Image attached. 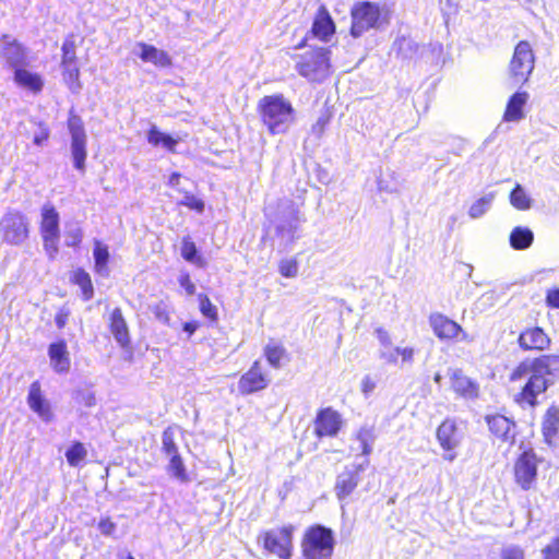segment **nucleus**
Instances as JSON below:
<instances>
[{"mask_svg":"<svg viewBox=\"0 0 559 559\" xmlns=\"http://www.w3.org/2000/svg\"><path fill=\"white\" fill-rule=\"evenodd\" d=\"M286 349L276 341H270L264 347V356L274 368L281 367V360L285 357Z\"/></svg>","mask_w":559,"mask_h":559,"instance_id":"obj_37","label":"nucleus"},{"mask_svg":"<svg viewBox=\"0 0 559 559\" xmlns=\"http://www.w3.org/2000/svg\"><path fill=\"white\" fill-rule=\"evenodd\" d=\"M415 350L412 347H399V357L401 356L403 362H412Z\"/></svg>","mask_w":559,"mask_h":559,"instance_id":"obj_59","label":"nucleus"},{"mask_svg":"<svg viewBox=\"0 0 559 559\" xmlns=\"http://www.w3.org/2000/svg\"><path fill=\"white\" fill-rule=\"evenodd\" d=\"M49 128L43 123H39L38 129L34 133L33 142L37 146H43L49 139Z\"/></svg>","mask_w":559,"mask_h":559,"instance_id":"obj_50","label":"nucleus"},{"mask_svg":"<svg viewBox=\"0 0 559 559\" xmlns=\"http://www.w3.org/2000/svg\"><path fill=\"white\" fill-rule=\"evenodd\" d=\"M535 68V55L528 41H520L513 51L509 63V79L514 84H524L528 81Z\"/></svg>","mask_w":559,"mask_h":559,"instance_id":"obj_7","label":"nucleus"},{"mask_svg":"<svg viewBox=\"0 0 559 559\" xmlns=\"http://www.w3.org/2000/svg\"><path fill=\"white\" fill-rule=\"evenodd\" d=\"M543 559H559V537L554 538L542 549Z\"/></svg>","mask_w":559,"mask_h":559,"instance_id":"obj_47","label":"nucleus"},{"mask_svg":"<svg viewBox=\"0 0 559 559\" xmlns=\"http://www.w3.org/2000/svg\"><path fill=\"white\" fill-rule=\"evenodd\" d=\"M376 335L380 343V347L390 345V343L392 342L389 332L382 328H378L376 330Z\"/></svg>","mask_w":559,"mask_h":559,"instance_id":"obj_58","label":"nucleus"},{"mask_svg":"<svg viewBox=\"0 0 559 559\" xmlns=\"http://www.w3.org/2000/svg\"><path fill=\"white\" fill-rule=\"evenodd\" d=\"M0 57L10 68L16 70L25 63L26 53L16 39L9 35H4L0 43Z\"/></svg>","mask_w":559,"mask_h":559,"instance_id":"obj_19","label":"nucleus"},{"mask_svg":"<svg viewBox=\"0 0 559 559\" xmlns=\"http://www.w3.org/2000/svg\"><path fill=\"white\" fill-rule=\"evenodd\" d=\"M334 33V22L325 7L322 5L319 8L318 13L314 17L311 27V34L313 35V37L328 43L333 37Z\"/></svg>","mask_w":559,"mask_h":559,"instance_id":"obj_21","label":"nucleus"},{"mask_svg":"<svg viewBox=\"0 0 559 559\" xmlns=\"http://www.w3.org/2000/svg\"><path fill=\"white\" fill-rule=\"evenodd\" d=\"M518 344L525 352H544L550 347L551 338L542 328L532 326L520 333Z\"/></svg>","mask_w":559,"mask_h":559,"instance_id":"obj_14","label":"nucleus"},{"mask_svg":"<svg viewBox=\"0 0 559 559\" xmlns=\"http://www.w3.org/2000/svg\"><path fill=\"white\" fill-rule=\"evenodd\" d=\"M154 313L159 321L165 323L168 322L169 316L162 306H156Z\"/></svg>","mask_w":559,"mask_h":559,"instance_id":"obj_60","label":"nucleus"},{"mask_svg":"<svg viewBox=\"0 0 559 559\" xmlns=\"http://www.w3.org/2000/svg\"><path fill=\"white\" fill-rule=\"evenodd\" d=\"M301 221L302 219L299 215V212L294 207V205L288 204L285 212L277 221V234L287 240L293 239L294 234L298 229Z\"/></svg>","mask_w":559,"mask_h":559,"instance_id":"obj_22","label":"nucleus"},{"mask_svg":"<svg viewBox=\"0 0 559 559\" xmlns=\"http://www.w3.org/2000/svg\"><path fill=\"white\" fill-rule=\"evenodd\" d=\"M278 270L284 277L292 278L298 273V264L295 260H283L280 263Z\"/></svg>","mask_w":559,"mask_h":559,"instance_id":"obj_46","label":"nucleus"},{"mask_svg":"<svg viewBox=\"0 0 559 559\" xmlns=\"http://www.w3.org/2000/svg\"><path fill=\"white\" fill-rule=\"evenodd\" d=\"M82 229L78 225L71 226L66 231V245L68 247H75L82 241Z\"/></svg>","mask_w":559,"mask_h":559,"instance_id":"obj_44","label":"nucleus"},{"mask_svg":"<svg viewBox=\"0 0 559 559\" xmlns=\"http://www.w3.org/2000/svg\"><path fill=\"white\" fill-rule=\"evenodd\" d=\"M524 550L520 546L509 545L502 548V559H524Z\"/></svg>","mask_w":559,"mask_h":559,"instance_id":"obj_48","label":"nucleus"},{"mask_svg":"<svg viewBox=\"0 0 559 559\" xmlns=\"http://www.w3.org/2000/svg\"><path fill=\"white\" fill-rule=\"evenodd\" d=\"M178 282L180 286L186 290L187 295L191 296L195 293V285L191 282L190 275L186 272H182L179 275Z\"/></svg>","mask_w":559,"mask_h":559,"instance_id":"obj_52","label":"nucleus"},{"mask_svg":"<svg viewBox=\"0 0 559 559\" xmlns=\"http://www.w3.org/2000/svg\"><path fill=\"white\" fill-rule=\"evenodd\" d=\"M162 452L168 461L166 465L167 473L180 483H189L190 477L179 453V449L175 440V430L173 428H167L163 432Z\"/></svg>","mask_w":559,"mask_h":559,"instance_id":"obj_9","label":"nucleus"},{"mask_svg":"<svg viewBox=\"0 0 559 559\" xmlns=\"http://www.w3.org/2000/svg\"><path fill=\"white\" fill-rule=\"evenodd\" d=\"M429 325L435 335L440 340L469 341L468 335L463 331L460 324L449 319L447 316L436 312L429 317Z\"/></svg>","mask_w":559,"mask_h":559,"instance_id":"obj_13","label":"nucleus"},{"mask_svg":"<svg viewBox=\"0 0 559 559\" xmlns=\"http://www.w3.org/2000/svg\"><path fill=\"white\" fill-rule=\"evenodd\" d=\"M546 304L551 308L559 309V288H552L547 290Z\"/></svg>","mask_w":559,"mask_h":559,"instance_id":"obj_56","label":"nucleus"},{"mask_svg":"<svg viewBox=\"0 0 559 559\" xmlns=\"http://www.w3.org/2000/svg\"><path fill=\"white\" fill-rule=\"evenodd\" d=\"M94 259H95V270L100 275H108L107 262L109 259L108 248L104 246L100 241L95 240L94 242Z\"/></svg>","mask_w":559,"mask_h":559,"instance_id":"obj_36","label":"nucleus"},{"mask_svg":"<svg viewBox=\"0 0 559 559\" xmlns=\"http://www.w3.org/2000/svg\"><path fill=\"white\" fill-rule=\"evenodd\" d=\"M377 386V381L371 376H365L361 380V392L365 396L370 395Z\"/></svg>","mask_w":559,"mask_h":559,"instance_id":"obj_54","label":"nucleus"},{"mask_svg":"<svg viewBox=\"0 0 559 559\" xmlns=\"http://www.w3.org/2000/svg\"><path fill=\"white\" fill-rule=\"evenodd\" d=\"M543 435L550 445H559V409L551 406L547 409L543 420Z\"/></svg>","mask_w":559,"mask_h":559,"instance_id":"obj_26","label":"nucleus"},{"mask_svg":"<svg viewBox=\"0 0 559 559\" xmlns=\"http://www.w3.org/2000/svg\"><path fill=\"white\" fill-rule=\"evenodd\" d=\"M181 255L186 261L195 264L199 267H204L206 265L204 258L198 254L197 247L189 237L182 239Z\"/></svg>","mask_w":559,"mask_h":559,"instance_id":"obj_34","label":"nucleus"},{"mask_svg":"<svg viewBox=\"0 0 559 559\" xmlns=\"http://www.w3.org/2000/svg\"><path fill=\"white\" fill-rule=\"evenodd\" d=\"M270 380L261 370L259 361H254L251 368L241 376L238 390L241 394H251L265 389Z\"/></svg>","mask_w":559,"mask_h":559,"instance_id":"obj_18","label":"nucleus"},{"mask_svg":"<svg viewBox=\"0 0 559 559\" xmlns=\"http://www.w3.org/2000/svg\"><path fill=\"white\" fill-rule=\"evenodd\" d=\"M258 110L263 124L273 135L286 133L295 122V109L282 94L262 97Z\"/></svg>","mask_w":559,"mask_h":559,"instance_id":"obj_3","label":"nucleus"},{"mask_svg":"<svg viewBox=\"0 0 559 559\" xmlns=\"http://www.w3.org/2000/svg\"><path fill=\"white\" fill-rule=\"evenodd\" d=\"M147 142L153 146H162L170 152H175L178 140L153 126L147 133Z\"/></svg>","mask_w":559,"mask_h":559,"instance_id":"obj_32","label":"nucleus"},{"mask_svg":"<svg viewBox=\"0 0 559 559\" xmlns=\"http://www.w3.org/2000/svg\"><path fill=\"white\" fill-rule=\"evenodd\" d=\"M40 235L60 236L59 213L51 203H45L40 209Z\"/></svg>","mask_w":559,"mask_h":559,"instance_id":"obj_24","label":"nucleus"},{"mask_svg":"<svg viewBox=\"0 0 559 559\" xmlns=\"http://www.w3.org/2000/svg\"><path fill=\"white\" fill-rule=\"evenodd\" d=\"M0 234L2 241L8 245H23L29 236L27 216L16 210L8 211L0 219Z\"/></svg>","mask_w":559,"mask_h":559,"instance_id":"obj_8","label":"nucleus"},{"mask_svg":"<svg viewBox=\"0 0 559 559\" xmlns=\"http://www.w3.org/2000/svg\"><path fill=\"white\" fill-rule=\"evenodd\" d=\"M295 526L292 524L276 527L262 533L258 542L262 543L266 552L281 559H290L293 555V534Z\"/></svg>","mask_w":559,"mask_h":559,"instance_id":"obj_6","label":"nucleus"},{"mask_svg":"<svg viewBox=\"0 0 559 559\" xmlns=\"http://www.w3.org/2000/svg\"><path fill=\"white\" fill-rule=\"evenodd\" d=\"M441 379H442V377H441V374H440V373H437V374L435 376V378H433L435 382H436V383H438V384H440Z\"/></svg>","mask_w":559,"mask_h":559,"instance_id":"obj_63","label":"nucleus"},{"mask_svg":"<svg viewBox=\"0 0 559 559\" xmlns=\"http://www.w3.org/2000/svg\"><path fill=\"white\" fill-rule=\"evenodd\" d=\"M510 246L514 250H525L534 241V233L528 227L516 226L510 234Z\"/></svg>","mask_w":559,"mask_h":559,"instance_id":"obj_31","label":"nucleus"},{"mask_svg":"<svg viewBox=\"0 0 559 559\" xmlns=\"http://www.w3.org/2000/svg\"><path fill=\"white\" fill-rule=\"evenodd\" d=\"M335 538L332 530L321 525L309 527L301 540L302 559H331Z\"/></svg>","mask_w":559,"mask_h":559,"instance_id":"obj_4","label":"nucleus"},{"mask_svg":"<svg viewBox=\"0 0 559 559\" xmlns=\"http://www.w3.org/2000/svg\"><path fill=\"white\" fill-rule=\"evenodd\" d=\"M525 376L528 379L522 391L515 395V401L522 406H535L537 396L546 392L559 377V355H542L522 362L513 371L511 379L515 381Z\"/></svg>","mask_w":559,"mask_h":559,"instance_id":"obj_1","label":"nucleus"},{"mask_svg":"<svg viewBox=\"0 0 559 559\" xmlns=\"http://www.w3.org/2000/svg\"><path fill=\"white\" fill-rule=\"evenodd\" d=\"M392 11L385 3L358 1L350 10V35L359 38L369 31H382L391 21Z\"/></svg>","mask_w":559,"mask_h":559,"instance_id":"obj_2","label":"nucleus"},{"mask_svg":"<svg viewBox=\"0 0 559 559\" xmlns=\"http://www.w3.org/2000/svg\"><path fill=\"white\" fill-rule=\"evenodd\" d=\"M116 523H114L109 518L102 519L98 522V530L105 536H111L116 531Z\"/></svg>","mask_w":559,"mask_h":559,"instance_id":"obj_53","label":"nucleus"},{"mask_svg":"<svg viewBox=\"0 0 559 559\" xmlns=\"http://www.w3.org/2000/svg\"><path fill=\"white\" fill-rule=\"evenodd\" d=\"M48 356L50 366L57 373H67L71 367L70 353L64 341H58L49 345Z\"/></svg>","mask_w":559,"mask_h":559,"instance_id":"obj_20","label":"nucleus"},{"mask_svg":"<svg viewBox=\"0 0 559 559\" xmlns=\"http://www.w3.org/2000/svg\"><path fill=\"white\" fill-rule=\"evenodd\" d=\"M198 328V322H186L183 324V331L187 332L189 335H192Z\"/></svg>","mask_w":559,"mask_h":559,"instance_id":"obj_61","label":"nucleus"},{"mask_svg":"<svg viewBox=\"0 0 559 559\" xmlns=\"http://www.w3.org/2000/svg\"><path fill=\"white\" fill-rule=\"evenodd\" d=\"M496 198L495 192H488L476 201H474L468 209V216L472 219H477L483 217L491 207L493 200Z\"/></svg>","mask_w":559,"mask_h":559,"instance_id":"obj_33","label":"nucleus"},{"mask_svg":"<svg viewBox=\"0 0 559 559\" xmlns=\"http://www.w3.org/2000/svg\"><path fill=\"white\" fill-rule=\"evenodd\" d=\"M14 82L26 90L34 93L41 91L44 82L38 73L32 72L24 68H17L14 71Z\"/></svg>","mask_w":559,"mask_h":559,"instance_id":"obj_29","label":"nucleus"},{"mask_svg":"<svg viewBox=\"0 0 559 559\" xmlns=\"http://www.w3.org/2000/svg\"><path fill=\"white\" fill-rule=\"evenodd\" d=\"M330 50L317 48L305 52L297 62L298 73L310 81H322L330 74Z\"/></svg>","mask_w":559,"mask_h":559,"instance_id":"obj_5","label":"nucleus"},{"mask_svg":"<svg viewBox=\"0 0 559 559\" xmlns=\"http://www.w3.org/2000/svg\"><path fill=\"white\" fill-rule=\"evenodd\" d=\"M70 311L67 308H61L56 317L55 322L58 329H63L69 320Z\"/></svg>","mask_w":559,"mask_h":559,"instance_id":"obj_57","label":"nucleus"},{"mask_svg":"<svg viewBox=\"0 0 559 559\" xmlns=\"http://www.w3.org/2000/svg\"><path fill=\"white\" fill-rule=\"evenodd\" d=\"M68 130L71 135V154L74 167L80 171H84L87 156V136L82 119L79 116L71 114L68 119Z\"/></svg>","mask_w":559,"mask_h":559,"instance_id":"obj_10","label":"nucleus"},{"mask_svg":"<svg viewBox=\"0 0 559 559\" xmlns=\"http://www.w3.org/2000/svg\"><path fill=\"white\" fill-rule=\"evenodd\" d=\"M180 203L198 212H202L204 209V203L192 194L185 195L183 200Z\"/></svg>","mask_w":559,"mask_h":559,"instance_id":"obj_51","label":"nucleus"},{"mask_svg":"<svg viewBox=\"0 0 559 559\" xmlns=\"http://www.w3.org/2000/svg\"><path fill=\"white\" fill-rule=\"evenodd\" d=\"M330 122V115L323 114L321 115L317 121L311 127V133L316 135L318 139L322 136L325 131L326 126Z\"/></svg>","mask_w":559,"mask_h":559,"instance_id":"obj_49","label":"nucleus"},{"mask_svg":"<svg viewBox=\"0 0 559 559\" xmlns=\"http://www.w3.org/2000/svg\"><path fill=\"white\" fill-rule=\"evenodd\" d=\"M510 203L520 211H527L532 207V199L521 185H516L510 193Z\"/></svg>","mask_w":559,"mask_h":559,"instance_id":"obj_38","label":"nucleus"},{"mask_svg":"<svg viewBox=\"0 0 559 559\" xmlns=\"http://www.w3.org/2000/svg\"><path fill=\"white\" fill-rule=\"evenodd\" d=\"M135 53L142 61L152 63L159 68H166L171 64V59L168 53L152 45L138 43L135 46Z\"/></svg>","mask_w":559,"mask_h":559,"instance_id":"obj_23","label":"nucleus"},{"mask_svg":"<svg viewBox=\"0 0 559 559\" xmlns=\"http://www.w3.org/2000/svg\"><path fill=\"white\" fill-rule=\"evenodd\" d=\"M537 457L534 452L525 451L514 465L515 481L522 489L528 490L536 480Z\"/></svg>","mask_w":559,"mask_h":559,"instance_id":"obj_12","label":"nucleus"},{"mask_svg":"<svg viewBox=\"0 0 559 559\" xmlns=\"http://www.w3.org/2000/svg\"><path fill=\"white\" fill-rule=\"evenodd\" d=\"M379 357L388 364H396L399 359V347L393 346L391 342L390 345L379 348Z\"/></svg>","mask_w":559,"mask_h":559,"instance_id":"obj_43","label":"nucleus"},{"mask_svg":"<svg viewBox=\"0 0 559 559\" xmlns=\"http://www.w3.org/2000/svg\"><path fill=\"white\" fill-rule=\"evenodd\" d=\"M76 62L75 44L74 40L69 38L66 39L62 45V60L61 64Z\"/></svg>","mask_w":559,"mask_h":559,"instance_id":"obj_42","label":"nucleus"},{"mask_svg":"<svg viewBox=\"0 0 559 559\" xmlns=\"http://www.w3.org/2000/svg\"><path fill=\"white\" fill-rule=\"evenodd\" d=\"M200 311L202 314L211 320H216L217 310L216 307L211 302L207 296L199 295Z\"/></svg>","mask_w":559,"mask_h":559,"instance_id":"obj_41","label":"nucleus"},{"mask_svg":"<svg viewBox=\"0 0 559 559\" xmlns=\"http://www.w3.org/2000/svg\"><path fill=\"white\" fill-rule=\"evenodd\" d=\"M41 238L46 253L49 255V258H55L59 250L58 243L60 236H41Z\"/></svg>","mask_w":559,"mask_h":559,"instance_id":"obj_45","label":"nucleus"},{"mask_svg":"<svg viewBox=\"0 0 559 559\" xmlns=\"http://www.w3.org/2000/svg\"><path fill=\"white\" fill-rule=\"evenodd\" d=\"M180 177V174L173 173L168 179V185L170 187H177L179 185Z\"/></svg>","mask_w":559,"mask_h":559,"instance_id":"obj_62","label":"nucleus"},{"mask_svg":"<svg viewBox=\"0 0 559 559\" xmlns=\"http://www.w3.org/2000/svg\"><path fill=\"white\" fill-rule=\"evenodd\" d=\"M27 404L29 408L45 423H51L55 414L50 402L44 396L39 382L35 381L31 384Z\"/></svg>","mask_w":559,"mask_h":559,"instance_id":"obj_17","label":"nucleus"},{"mask_svg":"<svg viewBox=\"0 0 559 559\" xmlns=\"http://www.w3.org/2000/svg\"><path fill=\"white\" fill-rule=\"evenodd\" d=\"M127 559H134V558H133L131 555H129V556L127 557Z\"/></svg>","mask_w":559,"mask_h":559,"instance_id":"obj_64","label":"nucleus"},{"mask_svg":"<svg viewBox=\"0 0 559 559\" xmlns=\"http://www.w3.org/2000/svg\"><path fill=\"white\" fill-rule=\"evenodd\" d=\"M528 100V94L526 92H516L511 96L508 102L507 109L504 112L506 121H520L524 118L523 107Z\"/></svg>","mask_w":559,"mask_h":559,"instance_id":"obj_30","label":"nucleus"},{"mask_svg":"<svg viewBox=\"0 0 559 559\" xmlns=\"http://www.w3.org/2000/svg\"><path fill=\"white\" fill-rule=\"evenodd\" d=\"M61 67L64 83L73 93H78L81 90L82 84L80 82V70L76 62L61 64Z\"/></svg>","mask_w":559,"mask_h":559,"instance_id":"obj_35","label":"nucleus"},{"mask_svg":"<svg viewBox=\"0 0 559 559\" xmlns=\"http://www.w3.org/2000/svg\"><path fill=\"white\" fill-rule=\"evenodd\" d=\"M452 389L459 395L465 399H475L478 396V384L465 376L461 370L450 372Z\"/></svg>","mask_w":559,"mask_h":559,"instance_id":"obj_25","label":"nucleus"},{"mask_svg":"<svg viewBox=\"0 0 559 559\" xmlns=\"http://www.w3.org/2000/svg\"><path fill=\"white\" fill-rule=\"evenodd\" d=\"M73 278L75 284L81 287L84 299L90 300L94 293L90 275L83 270H78L74 272Z\"/></svg>","mask_w":559,"mask_h":559,"instance_id":"obj_40","label":"nucleus"},{"mask_svg":"<svg viewBox=\"0 0 559 559\" xmlns=\"http://www.w3.org/2000/svg\"><path fill=\"white\" fill-rule=\"evenodd\" d=\"M110 331L122 347L130 343L128 325L119 308L114 309L110 314Z\"/></svg>","mask_w":559,"mask_h":559,"instance_id":"obj_27","label":"nucleus"},{"mask_svg":"<svg viewBox=\"0 0 559 559\" xmlns=\"http://www.w3.org/2000/svg\"><path fill=\"white\" fill-rule=\"evenodd\" d=\"M437 439L441 448L447 451L443 459L452 462L456 457L452 451L460 444L461 436L457 430L456 424L451 420H444L437 430Z\"/></svg>","mask_w":559,"mask_h":559,"instance_id":"obj_15","label":"nucleus"},{"mask_svg":"<svg viewBox=\"0 0 559 559\" xmlns=\"http://www.w3.org/2000/svg\"><path fill=\"white\" fill-rule=\"evenodd\" d=\"M341 415L326 407L321 409L314 419V432L318 437H334L337 435L342 427Z\"/></svg>","mask_w":559,"mask_h":559,"instance_id":"obj_16","label":"nucleus"},{"mask_svg":"<svg viewBox=\"0 0 559 559\" xmlns=\"http://www.w3.org/2000/svg\"><path fill=\"white\" fill-rule=\"evenodd\" d=\"M486 421L489 430L497 438H500L502 440H509V438L512 436L511 432L514 425L506 416L499 414L488 415L486 417Z\"/></svg>","mask_w":559,"mask_h":559,"instance_id":"obj_28","label":"nucleus"},{"mask_svg":"<svg viewBox=\"0 0 559 559\" xmlns=\"http://www.w3.org/2000/svg\"><path fill=\"white\" fill-rule=\"evenodd\" d=\"M369 465V460L365 459L361 463H354L345 466L337 475L335 483V495L340 500L347 498L358 485L360 473L365 472Z\"/></svg>","mask_w":559,"mask_h":559,"instance_id":"obj_11","label":"nucleus"},{"mask_svg":"<svg viewBox=\"0 0 559 559\" xmlns=\"http://www.w3.org/2000/svg\"><path fill=\"white\" fill-rule=\"evenodd\" d=\"M87 456V450L81 442H74L66 452V459L70 466H80Z\"/></svg>","mask_w":559,"mask_h":559,"instance_id":"obj_39","label":"nucleus"},{"mask_svg":"<svg viewBox=\"0 0 559 559\" xmlns=\"http://www.w3.org/2000/svg\"><path fill=\"white\" fill-rule=\"evenodd\" d=\"M358 440L360 441L361 443V452L364 455H368L372 448H371V443L369 441V432L368 430H360L358 432Z\"/></svg>","mask_w":559,"mask_h":559,"instance_id":"obj_55","label":"nucleus"}]
</instances>
